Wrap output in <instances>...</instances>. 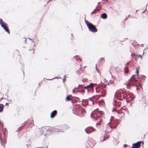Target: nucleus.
I'll list each match as a JSON object with an SVG mask.
<instances>
[{"label": "nucleus", "mask_w": 148, "mask_h": 148, "mask_svg": "<svg viewBox=\"0 0 148 148\" xmlns=\"http://www.w3.org/2000/svg\"><path fill=\"white\" fill-rule=\"evenodd\" d=\"M23 75H24V72H23Z\"/></svg>", "instance_id": "obj_52"}, {"label": "nucleus", "mask_w": 148, "mask_h": 148, "mask_svg": "<svg viewBox=\"0 0 148 148\" xmlns=\"http://www.w3.org/2000/svg\"><path fill=\"white\" fill-rule=\"evenodd\" d=\"M128 98L130 99V100L132 101L135 98L133 93H129L128 94Z\"/></svg>", "instance_id": "obj_12"}, {"label": "nucleus", "mask_w": 148, "mask_h": 148, "mask_svg": "<svg viewBox=\"0 0 148 148\" xmlns=\"http://www.w3.org/2000/svg\"><path fill=\"white\" fill-rule=\"evenodd\" d=\"M82 110H83V112H86L85 110L84 109H83Z\"/></svg>", "instance_id": "obj_40"}, {"label": "nucleus", "mask_w": 148, "mask_h": 148, "mask_svg": "<svg viewBox=\"0 0 148 148\" xmlns=\"http://www.w3.org/2000/svg\"><path fill=\"white\" fill-rule=\"evenodd\" d=\"M137 56L138 57H141V58H142V56L140 54H139L138 55H137Z\"/></svg>", "instance_id": "obj_30"}, {"label": "nucleus", "mask_w": 148, "mask_h": 148, "mask_svg": "<svg viewBox=\"0 0 148 148\" xmlns=\"http://www.w3.org/2000/svg\"><path fill=\"white\" fill-rule=\"evenodd\" d=\"M97 110H95L92 112L91 114V117L95 120L98 121V122L96 123V125H101L102 119H101V116L102 115L103 112L102 111H98Z\"/></svg>", "instance_id": "obj_2"}, {"label": "nucleus", "mask_w": 148, "mask_h": 148, "mask_svg": "<svg viewBox=\"0 0 148 148\" xmlns=\"http://www.w3.org/2000/svg\"><path fill=\"white\" fill-rule=\"evenodd\" d=\"M113 104L114 106H115L119 107L120 105V102H118L116 101H114Z\"/></svg>", "instance_id": "obj_13"}, {"label": "nucleus", "mask_w": 148, "mask_h": 148, "mask_svg": "<svg viewBox=\"0 0 148 148\" xmlns=\"http://www.w3.org/2000/svg\"><path fill=\"white\" fill-rule=\"evenodd\" d=\"M101 92V94L102 95L101 96L102 97H104L106 94V90L105 89H103L101 91H97V92L99 93Z\"/></svg>", "instance_id": "obj_9"}, {"label": "nucleus", "mask_w": 148, "mask_h": 148, "mask_svg": "<svg viewBox=\"0 0 148 148\" xmlns=\"http://www.w3.org/2000/svg\"><path fill=\"white\" fill-rule=\"evenodd\" d=\"M85 22L86 23V25H87V24H89V23H88L87 22V21H86V20H85Z\"/></svg>", "instance_id": "obj_37"}, {"label": "nucleus", "mask_w": 148, "mask_h": 148, "mask_svg": "<svg viewBox=\"0 0 148 148\" xmlns=\"http://www.w3.org/2000/svg\"><path fill=\"white\" fill-rule=\"evenodd\" d=\"M0 140H1V139H0Z\"/></svg>", "instance_id": "obj_56"}, {"label": "nucleus", "mask_w": 148, "mask_h": 148, "mask_svg": "<svg viewBox=\"0 0 148 148\" xmlns=\"http://www.w3.org/2000/svg\"><path fill=\"white\" fill-rule=\"evenodd\" d=\"M64 80H65L64 79H63V82H64Z\"/></svg>", "instance_id": "obj_48"}, {"label": "nucleus", "mask_w": 148, "mask_h": 148, "mask_svg": "<svg viewBox=\"0 0 148 148\" xmlns=\"http://www.w3.org/2000/svg\"><path fill=\"white\" fill-rule=\"evenodd\" d=\"M88 88H89V87H88V86H86L84 87V89H87Z\"/></svg>", "instance_id": "obj_36"}, {"label": "nucleus", "mask_w": 148, "mask_h": 148, "mask_svg": "<svg viewBox=\"0 0 148 148\" xmlns=\"http://www.w3.org/2000/svg\"><path fill=\"white\" fill-rule=\"evenodd\" d=\"M110 137V135L106 134L104 136L102 137L101 138V141H103L105 140L106 138L108 139Z\"/></svg>", "instance_id": "obj_10"}, {"label": "nucleus", "mask_w": 148, "mask_h": 148, "mask_svg": "<svg viewBox=\"0 0 148 148\" xmlns=\"http://www.w3.org/2000/svg\"><path fill=\"white\" fill-rule=\"evenodd\" d=\"M108 81L106 80V79H104V82L106 83Z\"/></svg>", "instance_id": "obj_33"}, {"label": "nucleus", "mask_w": 148, "mask_h": 148, "mask_svg": "<svg viewBox=\"0 0 148 148\" xmlns=\"http://www.w3.org/2000/svg\"><path fill=\"white\" fill-rule=\"evenodd\" d=\"M128 72V69L126 67L125 69V73H127Z\"/></svg>", "instance_id": "obj_23"}, {"label": "nucleus", "mask_w": 148, "mask_h": 148, "mask_svg": "<svg viewBox=\"0 0 148 148\" xmlns=\"http://www.w3.org/2000/svg\"><path fill=\"white\" fill-rule=\"evenodd\" d=\"M111 83L112 84H113L114 83V81H111Z\"/></svg>", "instance_id": "obj_39"}, {"label": "nucleus", "mask_w": 148, "mask_h": 148, "mask_svg": "<svg viewBox=\"0 0 148 148\" xmlns=\"http://www.w3.org/2000/svg\"><path fill=\"white\" fill-rule=\"evenodd\" d=\"M60 78H61V77H56L55 78H54L52 79H60Z\"/></svg>", "instance_id": "obj_26"}, {"label": "nucleus", "mask_w": 148, "mask_h": 148, "mask_svg": "<svg viewBox=\"0 0 148 148\" xmlns=\"http://www.w3.org/2000/svg\"><path fill=\"white\" fill-rule=\"evenodd\" d=\"M63 78H64V79L66 78V75H64V77H63Z\"/></svg>", "instance_id": "obj_38"}, {"label": "nucleus", "mask_w": 148, "mask_h": 148, "mask_svg": "<svg viewBox=\"0 0 148 148\" xmlns=\"http://www.w3.org/2000/svg\"><path fill=\"white\" fill-rule=\"evenodd\" d=\"M57 114V111L56 110H54L51 113L50 117L51 118H53Z\"/></svg>", "instance_id": "obj_11"}, {"label": "nucleus", "mask_w": 148, "mask_h": 148, "mask_svg": "<svg viewBox=\"0 0 148 148\" xmlns=\"http://www.w3.org/2000/svg\"><path fill=\"white\" fill-rule=\"evenodd\" d=\"M47 79L48 80H52V79Z\"/></svg>", "instance_id": "obj_46"}, {"label": "nucleus", "mask_w": 148, "mask_h": 148, "mask_svg": "<svg viewBox=\"0 0 148 148\" xmlns=\"http://www.w3.org/2000/svg\"><path fill=\"white\" fill-rule=\"evenodd\" d=\"M101 17L103 19H106L107 17V14L105 13H103L101 14Z\"/></svg>", "instance_id": "obj_15"}, {"label": "nucleus", "mask_w": 148, "mask_h": 148, "mask_svg": "<svg viewBox=\"0 0 148 148\" xmlns=\"http://www.w3.org/2000/svg\"><path fill=\"white\" fill-rule=\"evenodd\" d=\"M132 55H133V54H132H132H131V56H132Z\"/></svg>", "instance_id": "obj_51"}, {"label": "nucleus", "mask_w": 148, "mask_h": 148, "mask_svg": "<svg viewBox=\"0 0 148 148\" xmlns=\"http://www.w3.org/2000/svg\"><path fill=\"white\" fill-rule=\"evenodd\" d=\"M94 84L91 83L89 85H88V87L90 88H92L93 87Z\"/></svg>", "instance_id": "obj_19"}, {"label": "nucleus", "mask_w": 148, "mask_h": 148, "mask_svg": "<svg viewBox=\"0 0 148 148\" xmlns=\"http://www.w3.org/2000/svg\"><path fill=\"white\" fill-rule=\"evenodd\" d=\"M144 53V52L143 53V55Z\"/></svg>", "instance_id": "obj_54"}, {"label": "nucleus", "mask_w": 148, "mask_h": 148, "mask_svg": "<svg viewBox=\"0 0 148 148\" xmlns=\"http://www.w3.org/2000/svg\"><path fill=\"white\" fill-rule=\"evenodd\" d=\"M98 10L97 9V8L95 9L94 10L91 12V14H95V12H97L98 11Z\"/></svg>", "instance_id": "obj_18"}, {"label": "nucleus", "mask_w": 148, "mask_h": 148, "mask_svg": "<svg viewBox=\"0 0 148 148\" xmlns=\"http://www.w3.org/2000/svg\"><path fill=\"white\" fill-rule=\"evenodd\" d=\"M127 145L126 144H124L123 145V147H127Z\"/></svg>", "instance_id": "obj_34"}, {"label": "nucleus", "mask_w": 148, "mask_h": 148, "mask_svg": "<svg viewBox=\"0 0 148 148\" xmlns=\"http://www.w3.org/2000/svg\"><path fill=\"white\" fill-rule=\"evenodd\" d=\"M51 131L55 132H58L60 131L59 129L54 127H53L52 128Z\"/></svg>", "instance_id": "obj_14"}, {"label": "nucleus", "mask_w": 148, "mask_h": 148, "mask_svg": "<svg viewBox=\"0 0 148 148\" xmlns=\"http://www.w3.org/2000/svg\"><path fill=\"white\" fill-rule=\"evenodd\" d=\"M77 92H78V90L76 91V90H75L74 89H73L72 90V92L73 93H75Z\"/></svg>", "instance_id": "obj_24"}, {"label": "nucleus", "mask_w": 148, "mask_h": 148, "mask_svg": "<svg viewBox=\"0 0 148 148\" xmlns=\"http://www.w3.org/2000/svg\"><path fill=\"white\" fill-rule=\"evenodd\" d=\"M0 25L5 31L7 32L9 34H10V30L8 28V25L6 23L4 22L1 18L0 19Z\"/></svg>", "instance_id": "obj_3"}, {"label": "nucleus", "mask_w": 148, "mask_h": 148, "mask_svg": "<svg viewBox=\"0 0 148 148\" xmlns=\"http://www.w3.org/2000/svg\"><path fill=\"white\" fill-rule=\"evenodd\" d=\"M142 142L139 141L133 144L132 148H139Z\"/></svg>", "instance_id": "obj_7"}, {"label": "nucleus", "mask_w": 148, "mask_h": 148, "mask_svg": "<svg viewBox=\"0 0 148 148\" xmlns=\"http://www.w3.org/2000/svg\"><path fill=\"white\" fill-rule=\"evenodd\" d=\"M6 143V142L4 140L3 143H2V145H5Z\"/></svg>", "instance_id": "obj_28"}, {"label": "nucleus", "mask_w": 148, "mask_h": 148, "mask_svg": "<svg viewBox=\"0 0 148 148\" xmlns=\"http://www.w3.org/2000/svg\"><path fill=\"white\" fill-rule=\"evenodd\" d=\"M8 105V103H6L5 104V106H7Z\"/></svg>", "instance_id": "obj_42"}, {"label": "nucleus", "mask_w": 148, "mask_h": 148, "mask_svg": "<svg viewBox=\"0 0 148 148\" xmlns=\"http://www.w3.org/2000/svg\"><path fill=\"white\" fill-rule=\"evenodd\" d=\"M141 46L142 47H143V44H141Z\"/></svg>", "instance_id": "obj_47"}, {"label": "nucleus", "mask_w": 148, "mask_h": 148, "mask_svg": "<svg viewBox=\"0 0 148 148\" xmlns=\"http://www.w3.org/2000/svg\"><path fill=\"white\" fill-rule=\"evenodd\" d=\"M123 93V91L121 90H117L115 93L114 97L116 99L121 101L122 99L121 94Z\"/></svg>", "instance_id": "obj_4"}, {"label": "nucleus", "mask_w": 148, "mask_h": 148, "mask_svg": "<svg viewBox=\"0 0 148 148\" xmlns=\"http://www.w3.org/2000/svg\"><path fill=\"white\" fill-rule=\"evenodd\" d=\"M136 73L137 75V76L134 75H133L131 78L129 79V81L126 83L125 85L127 89H130L132 85L136 86L137 87L136 89L137 90L140 89L138 87H140L142 88L141 85L139 83H137L139 72L138 67L136 68Z\"/></svg>", "instance_id": "obj_1"}, {"label": "nucleus", "mask_w": 148, "mask_h": 148, "mask_svg": "<svg viewBox=\"0 0 148 148\" xmlns=\"http://www.w3.org/2000/svg\"><path fill=\"white\" fill-rule=\"evenodd\" d=\"M29 40H31V41H32V42H34V41L32 39H31V38H29Z\"/></svg>", "instance_id": "obj_32"}, {"label": "nucleus", "mask_w": 148, "mask_h": 148, "mask_svg": "<svg viewBox=\"0 0 148 148\" xmlns=\"http://www.w3.org/2000/svg\"><path fill=\"white\" fill-rule=\"evenodd\" d=\"M123 98L126 100H127V98H129L128 95H127L126 96L123 95Z\"/></svg>", "instance_id": "obj_21"}, {"label": "nucleus", "mask_w": 148, "mask_h": 148, "mask_svg": "<svg viewBox=\"0 0 148 148\" xmlns=\"http://www.w3.org/2000/svg\"><path fill=\"white\" fill-rule=\"evenodd\" d=\"M145 77V76L144 75H143V76L142 78H144V77Z\"/></svg>", "instance_id": "obj_45"}, {"label": "nucleus", "mask_w": 148, "mask_h": 148, "mask_svg": "<svg viewBox=\"0 0 148 148\" xmlns=\"http://www.w3.org/2000/svg\"><path fill=\"white\" fill-rule=\"evenodd\" d=\"M66 100L67 101H72V100L69 97V96H68L66 98Z\"/></svg>", "instance_id": "obj_22"}, {"label": "nucleus", "mask_w": 148, "mask_h": 148, "mask_svg": "<svg viewBox=\"0 0 148 148\" xmlns=\"http://www.w3.org/2000/svg\"><path fill=\"white\" fill-rule=\"evenodd\" d=\"M78 56H76L73 57V59H75L76 61L80 60V61H82L81 59L79 58Z\"/></svg>", "instance_id": "obj_16"}, {"label": "nucleus", "mask_w": 148, "mask_h": 148, "mask_svg": "<svg viewBox=\"0 0 148 148\" xmlns=\"http://www.w3.org/2000/svg\"><path fill=\"white\" fill-rule=\"evenodd\" d=\"M86 100L87 101L88 100V99H86Z\"/></svg>", "instance_id": "obj_50"}, {"label": "nucleus", "mask_w": 148, "mask_h": 148, "mask_svg": "<svg viewBox=\"0 0 148 148\" xmlns=\"http://www.w3.org/2000/svg\"><path fill=\"white\" fill-rule=\"evenodd\" d=\"M85 132L87 134H89L92 132L94 131L95 129L92 127H88L85 130Z\"/></svg>", "instance_id": "obj_6"}, {"label": "nucleus", "mask_w": 148, "mask_h": 148, "mask_svg": "<svg viewBox=\"0 0 148 148\" xmlns=\"http://www.w3.org/2000/svg\"><path fill=\"white\" fill-rule=\"evenodd\" d=\"M82 104V105L84 107H86V105H87L88 104Z\"/></svg>", "instance_id": "obj_31"}, {"label": "nucleus", "mask_w": 148, "mask_h": 148, "mask_svg": "<svg viewBox=\"0 0 148 148\" xmlns=\"http://www.w3.org/2000/svg\"><path fill=\"white\" fill-rule=\"evenodd\" d=\"M64 128L65 130H67L69 128V127L67 125H65L64 126Z\"/></svg>", "instance_id": "obj_20"}, {"label": "nucleus", "mask_w": 148, "mask_h": 148, "mask_svg": "<svg viewBox=\"0 0 148 148\" xmlns=\"http://www.w3.org/2000/svg\"><path fill=\"white\" fill-rule=\"evenodd\" d=\"M33 53H34V51H33Z\"/></svg>", "instance_id": "obj_53"}, {"label": "nucleus", "mask_w": 148, "mask_h": 148, "mask_svg": "<svg viewBox=\"0 0 148 148\" xmlns=\"http://www.w3.org/2000/svg\"><path fill=\"white\" fill-rule=\"evenodd\" d=\"M82 87L83 86H82V85H79V84L77 88H75V89H76V88H77L78 87Z\"/></svg>", "instance_id": "obj_27"}, {"label": "nucleus", "mask_w": 148, "mask_h": 148, "mask_svg": "<svg viewBox=\"0 0 148 148\" xmlns=\"http://www.w3.org/2000/svg\"><path fill=\"white\" fill-rule=\"evenodd\" d=\"M129 64V62H128L126 64V65L127 66V65H128V64Z\"/></svg>", "instance_id": "obj_44"}, {"label": "nucleus", "mask_w": 148, "mask_h": 148, "mask_svg": "<svg viewBox=\"0 0 148 148\" xmlns=\"http://www.w3.org/2000/svg\"><path fill=\"white\" fill-rule=\"evenodd\" d=\"M42 130H43V129H42V130H41V131H42Z\"/></svg>", "instance_id": "obj_49"}, {"label": "nucleus", "mask_w": 148, "mask_h": 148, "mask_svg": "<svg viewBox=\"0 0 148 148\" xmlns=\"http://www.w3.org/2000/svg\"><path fill=\"white\" fill-rule=\"evenodd\" d=\"M88 88H89V87H88V86H86L84 87V89H87Z\"/></svg>", "instance_id": "obj_35"}, {"label": "nucleus", "mask_w": 148, "mask_h": 148, "mask_svg": "<svg viewBox=\"0 0 148 148\" xmlns=\"http://www.w3.org/2000/svg\"><path fill=\"white\" fill-rule=\"evenodd\" d=\"M3 105L2 104H0V112H2L3 110Z\"/></svg>", "instance_id": "obj_17"}, {"label": "nucleus", "mask_w": 148, "mask_h": 148, "mask_svg": "<svg viewBox=\"0 0 148 148\" xmlns=\"http://www.w3.org/2000/svg\"><path fill=\"white\" fill-rule=\"evenodd\" d=\"M87 26L90 31L92 32H96L97 31V29L95 26L90 23L89 24H87Z\"/></svg>", "instance_id": "obj_5"}, {"label": "nucleus", "mask_w": 148, "mask_h": 148, "mask_svg": "<svg viewBox=\"0 0 148 148\" xmlns=\"http://www.w3.org/2000/svg\"><path fill=\"white\" fill-rule=\"evenodd\" d=\"M82 81L83 82V79L82 80Z\"/></svg>", "instance_id": "obj_55"}, {"label": "nucleus", "mask_w": 148, "mask_h": 148, "mask_svg": "<svg viewBox=\"0 0 148 148\" xmlns=\"http://www.w3.org/2000/svg\"><path fill=\"white\" fill-rule=\"evenodd\" d=\"M90 100L92 102V104L93 105L94 104V103L92 101V100H91V98H89Z\"/></svg>", "instance_id": "obj_29"}, {"label": "nucleus", "mask_w": 148, "mask_h": 148, "mask_svg": "<svg viewBox=\"0 0 148 148\" xmlns=\"http://www.w3.org/2000/svg\"><path fill=\"white\" fill-rule=\"evenodd\" d=\"M96 69L97 70H98L97 69V66L96 64Z\"/></svg>", "instance_id": "obj_41"}, {"label": "nucleus", "mask_w": 148, "mask_h": 148, "mask_svg": "<svg viewBox=\"0 0 148 148\" xmlns=\"http://www.w3.org/2000/svg\"><path fill=\"white\" fill-rule=\"evenodd\" d=\"M78 92H80L82 93H83L85 91L84 90H82L81 91H79V90L78 91Z\"/></svg>", "instance_id": "obj_25"}, {"label": "nucleus", "mask_w": 148, "mask_h": 148, "mask_svg": "<svg viewBox=\"0 0 148 148\" xmlns=\"http://www.w3.org/2000/svg\"><path fill=\"white\" fill-rule=\"evenodd\" d=\"M106 130L105 131V133H109L111 132L112 130V127L110 124L109 123H108L106 126Z\"/></svg>", "instance_id": "obj_8"}, {"label": "nucleus", "mask_w": 148, "mask_h": 148, "mask_svg": "<svg viewBox=\"0 0 148 148\" xmlns=\"http://www.w3.org/2000/svg\"><path fill=\"white\" fill-rule=\"evenodd\" d=\"M25 43H26V38H25Z\"/></svg>", "instance_id": "obj_43"}]
</instances>
